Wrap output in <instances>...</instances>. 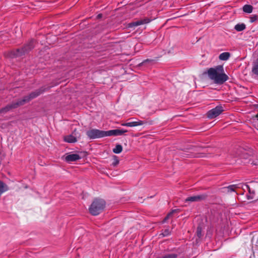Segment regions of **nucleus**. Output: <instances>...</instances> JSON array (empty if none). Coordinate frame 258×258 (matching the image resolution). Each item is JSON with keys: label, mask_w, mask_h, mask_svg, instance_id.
Listing matches in <instances>:
<instances>
[{"label": "nucleus", "mask_w": 258, "mask_h": 258, "mask_svg": "<svg viewBox=\"0 0 258 258\" xmlns=\"http://www.w3.org/2000/svg\"><path fill=\"white\" fill-rule=\"evenodd\" d=\"M177 255L175 253H167L157 258H177Z\"/></svg>", "instance_id": "6ab92c4d"}, {"label": "nucleus", "mask_w": 258, "mask_h": 258, "mask_svg": "<svg viewBox=\"0 0 258 258\" xmlns=\"http://www.w3.org/2000/svg\"><path fill=\"white\" fill-rule=\"evenodd\" d=\"M257 20V17L256 16H253V17H251L250 18V22H254L255 21H256Z\"/></svg>", "instance_id": "bb28decb"}, {"label": "nucleus", "mask_w": 258, "mask_h": 258, "mask_svg": "<svg viewBox=\"0 0 258 258\" xmlns=\"http://www.w3.org/2000/svg\"><path fill=\"white\" fill-rule=\"evenodd\" d=\"M119 161L118 160H116V162L114 163V164L115 165L118 163Z\"/></svg>", "instance_id": "c756f323"}, {"label": "nucleus", "mask_w": 258, "mask_h": 258, "mask_svg": "<svg viewBox=\"0 0 258 258\" xmlns=\"http://www.w3.org/2000/svg\"><path fill=\"white\" fill-rule=\"evenodd\" d=\"M207 74L209 79L216 84L222 85L229 79L222 65L210 68L208 70Z\"/></svg>", "instance_id": "f257e3e1"}, {"label": "nucleus", "mask_w": 258, "mask_h": 258, "mask_svg": "<svg viewBox=\"0 0 258 258\" xmlns=\"http://www.w3.org/2000/svg\"><path fill=\"white\" fill-rule=\"evenodd\" d=\"M170 233V230L168 229H166L163 231V232L162 233V235H163V236H166L169 235Z\"/></svg>", "instance_id": "b1692460"}, {"label": "nucleus", "mask_w": 258, "mask_h": 258, "mask_svg": "<svg viewBox=\"0 0 258 258\" xmlns=\"http://www.w3.org/2000/svg\"><path fill=\"white\" fill-rule=\"evenodd\" d=\"M122 150V146L120 144H117L116 145L115 147L113 149V152L115 154H119L121 152Z\"/></svg>", "instance_id": "a211bd4d"}, {"label": "nucleus", "mask_w": 258, "mask_h": 258, "mask_svg": "<svg viewBox=\"0 0 258 258\" xmlns=\"http://www.w3.org/2000/svg\"><path fill=\"white\" fill-rule=\"evenodd\" d=\"M86 135L90 139H95L106 137V131L97 129H91L86 132Z\"/></svg>", "instance_id": "423d86ee"}, {"label": "nucleus", "mask_w": 258, "mask_h": 258, "mask_svg": "<svg viewBox=\"0 0 258 258\" xmlns=\"http://www.w3.org/2000/svg\"><path fill=\"white\" fill-rule=\"evenodd\" d=\"M256 117L257 118V120H258V116H256Z\"/></svg>", "instance_id": "2f4dec72"}, {"label": "nucleus", "mask_w": 258, "mask_h": 258, "mask_svg": "<svg viewBox=\"0 0 258 258\" xmlns=\"http://www.w3.org/2000/svg\"><path fill=\"white\" fill-rule=\"evenodd\" d=\"M245 25L244 24H238L235 26V29L238 32L243 31L245 29Z\"/></svg>", "instance_id": "f3484780"}, {"label": "nucleus", "mask_w": 258, "mask_h": 258, "mask_svg": "<svg viewBox=\"0 0 258 258\" xmlns=\"http://www.w3.org/2000/svg\"><path fill=\"white\" fill-rule=\"evenodd\" d=\"M252 72L258 76V60L255 62L252 68Z\"/></svg>", "instance_id": "4be33fe9"}, {"label": "nucleus", "mask_w": 258, "mask_h": 258, "mask_svg": "<svg viewBox=\"0 0 258 258\" xmlns=\"http://www.w3.org/2000/svg\"><path fill=\"white\" fill-rule=\"evenodd\" d=\"M105 207V202L102 199H96L91 204L90 208V213L94 216H96L102 212Z\"/></svg>", "instance_id": "7ed1b4c3"}, {"label": "nucleus", "mask_w": 258, "mask_h": 258, "mask_svg": "<svg viewBox=\"0 0 258 258\" xmlns=\"http://www.w3.org/2000/svg\"><path fill=\"white\" fill-rule=\"evenodd\" d=\"M249 183L253 187H256L257 186V185H258V182H255L253 181H250Z\"/></svg>", "instance_id": "393cba45"}, {"label": "nucleus", "mask_w": 258, "mask_h": 258, "mask_svg": "<svg viewBox=\"0 0 258 258\" xmlns=\"http://www.w3.org/2000/svg\"><path fill=\"white\" fill-rule=\"evenodd\" d=\"M206 196L204 195H197L188 197L185 200V202H199L205 199Z\"/></svg>", "instance_id": "ddd939ff"}, {"label": "nucleus", "mask_w": 258, "mask_h": 258, "mask_svg": "<svg viewBox=\"0 0 258 258\" xmlns=\"http://www.w3.org/2000/svg\"><path fill=\"white\" fill-rule=\"evenodd\" d=\"M81 159V157L77 154H71L67 155L64 158L66 161L68 162H71L76 161Z\"/></svg>", "instance_id": "4468645a"}, {"label": "nucleus", "mask_w": 258, "mask_h": 258, "mask_svg": "<svg viewBox=\"0 0 258 258\" xmlns=\"http://www.w3.org/2000/svg\"><path fill=\"white\" fill-rule=\"evenodd\" d=\"M223 110L221 106H216L208 112L207 116L209 118H214L221 114Z\"/></svg>", "instance_id": "0eeeda50"}, {"label": "nucleus", "mask_w": 258, "mask_h": 258, "mask_svg": "<svg viewBox=\"0 0 258 258\" xmlns=\"http://www.w3.org/2000/svg\"><path fill=\"white\" fill-rule=\"evenodd\" d=\"M150 20L148 18H145L135 22L130 23L127 24V27L130 28H134L141 25L145 24L150 22Z\"/></svg>", "instance_id": "9d476101"}, {"label": "nucleus", "mask_w": 258, "mask_h": 258, "mask_svg": "<svg viewBox=\"0 0 258 258\" xmlns=\"http://www.w3.org/2000/svg\"><path fill=\"white\" fill-rule=\"evenodd\" d=\"M243 188V185L242 184V183L230 185L228 186L223 187V190L224 192H229L235 191L236 188Z\"/></svg>", "instance_id": "f8f14e48"}, {"label": "nucleus", "mask_w": 258, "mask_h": 258, "mask_svg": "<svg viewBox=\"0 0 258 258\" xmlns=\"http://www.w3.org/2000/svg\"><path fill=\"white\" fill-rule=\"evenodd\" d=\"M197 236L199 238H201L203 234H202V228L201 227H198L197 228Z\"/></svg>", "instance_id": "5701e85b"}, {"label": "nucleus", "mask_w": 258, "mask_h": 258, "mask_svg": "<svg viewBox=\"0 0 258 258\" xmlns=\"http://www.w3.org/2000/svg\"><path fill=\"white\" fill-rule=\"evenodd\" d=\"M34 40L32 39L27 43L23 48L17 49L14 52V55L16 57L20 56L28 52L34 47Z\"/></svg>", "instance_id": "39448f33"}, {"label": "nucleus", "mask_w": 258, "mask_h": 258, "mask_svg": "<svg viewBox=\"0 0 258 258\" xmlns=\"http://www.w3.org/2000/svg\"><path fill=\"white\" fill-rule=\"evenodd\" d=\"M127 132V130H125L115 129L109 130L106 131V137L121 136L123 134H124V133H126Z\"/></svg>", "instance_id": "1a4fd4ad"}, {"label": "nucleus", "mask_w": 258, "mask_h": 258, "mask_svg": "<svg viewBox=\"0 0 258 258\" xmlns=\"http://www.w3.org/2000/svg\"><path fill=\"white\" fill-rule=\"evenodd\" d=\"M254 194H249V195L247 196V199L248 200H252L254 199Z\"/></svg>", "instance_id": "a878e982"}, {"label": "nucleus", "mask_w": 258, "mask_h": 258, "mask_svg": "<svg viewBox=\"0 0 258 258\" xmlns=\"http://www.w3.org/2000/svg\"><path fill=\"white\" fill-rule=\"evenodd\" d=\"M178 211V210L177 209H175V210H172L171 212H170L169 213H168L167 214V215L165 217V218L164 219L163 221V222L164 223V222H166V221L169 219L170 217H172V216L173 215V214L176 212H177Z\"/></svg>", "instance_id": "aec40b11"}, {"label": "nucleus", "mask_w": 258, "mask_h": 258, "mask_svg": "<svg viewBox=\"0 0 258 258\" xmlns=\"http://www.w3.org/2000/svg\"><path fill=\"white\" fill-rule=\"evenodd\" d=\"M98 17H101V15H100H100H98Z\"/></svg>", "instance_id": "7c9ffc66"}, {"label": "nucleus", "mask_w": 258, "mask_h": 258, "mask_svg": "<svg viewBox=\"0 0 258 258\" xmlns=\"http://www.w3.org/2000/svg\"><path fill=\"white\" fill-rule=\"evenodd\" d=\"M243 188H242L243 190H245V189H247L248 190L249 194H255V192L254 190H251L250 188V187L249 185L247 184H243Z\"/></svg>", "instance_id": "412c9836"}, {"label": "nucleus", "mask_w": 258, "mask_h": 258, "mask_svg": "<svg viewBox=\"0 0 258 258\" xmlns=\"http://www.w3.org/2000/svg\"><path fill=\"white\" fill-rule=\"evenodd\" d=\"M42 89H39L34 92H32L29 96L24 97L22 99H20L16 102L8 104L6 107L0 110V113H6L10 110L16 108L18 107L24 105L26 102H29L31 99L36 98L43 92Z\"/></svg>", "instance_id": "f03ea898"}, {"label": "nucleus", "mask_w": 258, "mask_h": 258, "mask_svg": "<svg viewBox=\"0 0 258 258\" xmlns=\"http://www.w3.org/2000/svg\"><path fill=\"white\" fill-rule=\"evenodd\" d=\"M230 56V53L228 52H224L221 53L219 56V58L221 60H227Z\"/></svg>", "instance_id": "2eb2a0df"}, {"label": "nucleus", "mask_w": 258, "mask_h": 258, "mask_svg": "<svg viewBox=\"0 0 258 258\" xmlns=\"http://www.w3.org/2000/svg\"><path fill=\"white\" fill-rule=\"evenodd\" d=\"M253 8L251 5H245L243 7V11L247 13H251L252 12Z\"/></svg>", "instance_id": "dca6fc26"}, {"label": "nucleus", "mask_w": 258, "mask_h": 258, "mask_svg": "<svg viewBox=\"0 0 258 258\" xmlns=\"http://www.w3.org/2000/svg\"><path fill=\"white\" fill-rule=\"evenodd\" d=\"M146 123H147V122L145 121L138 120L137 121H131V122L122 123L121 125L125 126L133 127V126H139V125H142Z\"/></svg>", "instance_id": "9b49d317"}, {"label": "nucleus", "mask_w": 258, "mask_h": 258, "mask_svg": "<svg viewBox=\"0 0 258 258\" xmlns=\"http://www.w3.org/2000/svg\"><path fill=\"white\" fill-rule=\"evenodd\" d=\"M251 164L253 165H257L258 166V160L256 162H254V161H252L251 162Z\"/></svg>", "instance_id": "c85d7f7f"}, {"label": "nucleus", "mask_w": 258, "mask_h": 258, "mask_svg": "<svg viewBox=\"0 0 258 258\" xmlns=\"http://www.w3.org/2000/svg\"><path fill=\"white\" fill-rule=\"evenodd\" d=\"M233 156L234 158H237V159L235 160V161L238 164L241 163L246 164L249 162L248 158L249 155L244 149L240 148L238 149L235 151Z\"/></svg>", "instance_id": "20e7f679"}, {"label": "nucleus", "mask_w": 258, "mask_h": 258, "mask_svg": "<svg viewBox=\"0 0 258 258\" xmlns=\"http://www.w3.org/2000/svg\"><path fill=\"white\" fill-rule=\"evenodd\" d=\"M152 61H153V60L147 59L144 60V61H143L142 63L145 64L147 62H152Z\"/></svg>", "instance_id": "cd10ccee"}, {"label": "nucleus", "mask_w": 258, "mask_h": 258, "mask_svg": "<svg viewBox=\"0 0 258 258\" xmlns=\"http://www.w3.org/2000/svg\"><path fill=\"white\" fill-rule=\"evenodd\" d=\"M79 136L78 133H77L76 130H75L72 135L65 136L64 140L66 142L73 143L77 141V138L79 137Z\"/></svg>", "instance_id": "6e6552de"}]
</instances>
